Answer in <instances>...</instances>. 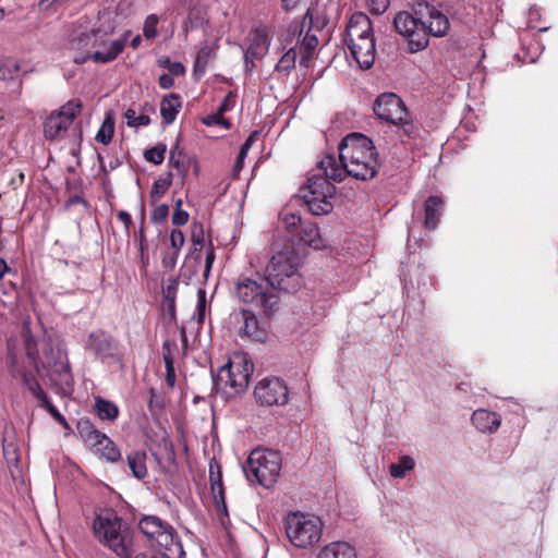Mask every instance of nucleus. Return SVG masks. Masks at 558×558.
I'll list each match as a JSON object with an SVG mask.
<instances>
[{
  "label": "nucleus",
  "mask_w": 558,
  "mask_h": 558,
  "mask_svg": "<svg viewBox=\"0 0 558 558\" xmlns=\"http://www.w3.org/2000/svg\"><path fill=\"white\" fill-rule=\"evenodd\" d=\"M369 11L374 14H383L388 5L389 0H366Z\"/></svg>",
  "instance_id": "052dcab7"
},
{
  "label": "nucleus",
  "mask_w": 558,
  "mask_h": 558,
  "mask_svg": "<svg viewBox=\"0 0 558 558\" xmlns=\"http://www.w3.org/2000/svg\"><path fill=\"white\" fill-rule=\"evenodd\" d=\"M146 460L147 453L144 450H134L126 456L128 465L135 478L143 480L147 476Z\"/></svg>",
  "instance_id": "c756f323"
},
{
  "label": "nucleus",
  "mask_w": 558,
  "mask_h": 558,
  "mask_svg": "<svg viewBox=\"0 0 558 558\" xmlns=\"http://www.w3.org/2000/svg\"><path fill=\"white\" fill-rule=\"evenodd\" d=\"M415 14H421L424 20L425 32L427 38L429 36L442 37L447 35L450 23L449 19L438 9L427 2H418L414 9Z\"/></svg>",
  "instance_id": "dca6fc26"
},
{
  "label": "nucleus",
  "mask_w": 558,
  "mask_h": 558,
  "mask_svg": "<svg viewBox=\"0 0 558 558\" xmlns=\"http://www.w3.org/2000/svg\"><path fill=\"white\" fill-rule=\"evenodd\" d=\"M243 326L240 328L239 335L247 337L253 341L264 342L267 338V331L259 325V322L251 310H241Z\"/></svg>",
  "instance_id": "5701e85b"
},
{
  "label": "nucleus",
  "mask_w": 558,
  "mask_h": 558,
  "mask_svg": "<svg viewBox=\"0 0 558 558\" xmlns=\"http://www.w3.org/2000/svg\"><path fill=\"white\" fill-rule=\"evenodd\" d=\"M143 223H144V220L142 221V226H141L140 230H138V233L135 235V238L138 241V250H140V253H141V258L144 262L145 258H147L148 243H147V239H146L145 229H144Z\"/></svg>",
  "instance_id": "bf43d9fd"
},
{
  "label": "nucleus",
  "mask_w": 558,
  "mask_h": 558,
  "mask_svg": "<svg viewBox=\"0 0 558 558\" xmlns=\"http://www.w3.org/2000/svg\"><path fill=\"white\" fill-rule=\"evenodd\" d=\"M96 538L120 558L133 555V531L121 518L110 512L98 514L93 522Z\"/></svg>",
  "instance_id": "7ed1b4c3"
},
{
  "label": "nucleus",
  "mask_w": 558,
  "mask_h": 558,
  "mask_svg": "<svg viewBox=\"0 0 558 558\" xmlns=\"http://www.w3.org/2000/svg\"><path fill=\"white\" fill-rule=\"evenodd\" d=\"M185 238L181 230L173 229L170 232V245L173 252L180 253L182 246L184 245Z\"/></svg>",
  "instance_id": "4d7b16f0"
},
{
  "label": "nucleus",
  "mask_w": 558,
  "mask_h": 558,
  "mask_svg": "<svg viewBox=\"0 0 558 558\" xmlns=\"http://www.w3.org/2000/svg\"><path fill=\"white\" fill-rule=\"evenodd\" d=\"M23 385L32 392V395L38 400L39 404L44 403V400L49 399L46 391L41 388L38 380L34 375L28 376L23 380Z\"/></svg>",
  "instance_id": "de8ad7c7"
},
{
  "label": "nucleus",
  "mask_w": 558,
  "mask_h": 558,
  "mask_svg": "<svg viewBox=\"0 0 558 558\" xmlns=\"http://www.w3.org/2000/svg\"><path fill=\"white\" fill-rule=\"evenodd\" d=\"M236 94L230 90L218 108V116L221 118L226 112L230 111L235 105Z\"/></svg>",
  "instance_id": "13d9d810"
},
{
  "label": "nucleus",
  "mask_w": 558,
  "mask_h": 558,
  "mask_svg": "<svg viewBox=\"0 0 558 558\" xmlns=\"http://www.w3.org/2000/svg\"><path fill=\"white\" fill-rule=\"evenodd\" d=\"M189 218H190V215L186 210L174 209L172 217H171V222L173 226L182 227L187 223Z\"/></svg>",
  "instance_id": "680f3d73"
},
{
  "label": "nucleus",
  "mask_w": 558,
  "mask_h": 558,
  "mask_svg": "<svg viewBox=\"0 0 558 558\" xmlns=\"http://www.w3.org/2000/svg\"><path fill=\"white\" fill-rule=\"evenodd\" d=\"M262 281H265L264 279ZM238 301L270 314L277 303L276 296L268 292L267 286L251 277L240 276L234 284Z\"/></svg>",
  "instance_id": "1a4fd4ad"
},
{
  "label": "nucleus",
  "mask_w": 558,
  "mask_h": 558,
  "mask_svg": "<svg viewBox=\"0 0 558 558\" xmlns=\"http://www.w3.org/2000/svg\"><path fill=\"white\" fill-rule=\"evenodd\" d=\"M181 108L182 101L180 95L170 93L163 96L160 101V116L163 120V123H173Z\"/></svg>",
  "instance_id": "a878e982"
},
{
  "label": "nucleus",
  "mask_w": 558,
  "mask_h": 558,
  "mask_svg": "<svg viewBox=\"0 0 558 558\" xmlns=\"http://www.w3.org/2000/svg\"><path fill=\"white\" fill-rule=\"evenodd\" d=\"M46 369L50 379L61 389L71 390L74 385L71 366L66 352L59 345L46 343L43 350V359L39 361V369Z\"/></svg>",
  "instance_id": "9d476101"
},
{
  "label": "nucleus",
  "mask_w": 558,
  "mask_h": 558,
  "mask_svg": "<svg viewBox=\"0 0 558 558\" xmlns=\"http://www.w3.org/2000/svg\"><path fill=\"white\" fill-rule=\"evenodd\" d=\"M308 22L310 28H316L317 31H322L326 24L327 19L323 12L317 9H307L306 13L303 17V25Z\"/></svg>",
  "instance_id": "ea45409f"
},
{
  "label": "nucleus",
  "mask_w": 558,
  "mask_h": 558,
  "mask_svg": "<svg viewBox=\"0 0 558 558\" xmlns=\"http://www.w3.org/2000/svg\"><path fill=\"white\" fill-rule=\"evenodd\" d=\"M81 109L80 100H70L59 111L52 112L44 123L45 137L51 141L62 138L80 114Z\"/></svg>",
  "instance_id": "ddd939ff"
},
{
  "label": "nucleus",
  "mask_w": 558,
  "mask_h": 558,
  "mask_svg": "<svg viewBox=\"0 0 558 558\" xmlns=\"http://www.w3.org/2000/svg\"><path fill=\"white\" fill-rule=\"evenodd\" d=\"M168 71L171 76H182L185 74V66L181 62H172Z\"/></svg>",
  "instance_id": "338daca9"
},
{
  "label": "nucleus",
  "mask_w": 558,
  "mask_h": 558,
  "mask_svg": "<svg viewBox=\"0 0 558 558\" xmlns=\"http://www.w3.org/2000/svg\"><path fill=\"white\" fill-rule=\"evenodd\" d=\"M254 396L260 405L266 407H281L289 401L288 386L278 377L260 380L254 389Z\"/></svg>",
  "instance_id": "4468645a"
},
{
  "label": "nucleus",
  "mask_w": 558,
  "mask_h": 558,
  "mask_svg": "<svg viewBox=\"0 0 558 558\" xmlns=\"http://www.w3.org/2000/svg\"><path fill=\"white\" fill-rule=\"evenodd\" d=\"M153 543L156 544L157 550L165 558H182L184 555L181 541L170 524L158 534Z\"/></svg>",
  "instance_id": "6ab92c4d"
},
{
  "label": "nucleus",
  "mask_w": 558,
  "mask_h": 558,
  "mask_svg": "<svg viewBox=\"0 0 558 558\" xmlns=\"http://www.w3.org/2000/svg\"><path fill=\"white\" fill-rule=\"evenodd\" d=\"M318 558H356V551L347 542H333L320 550Z\"/></svg>",
  "instance_id": "bb28decb"
},
{
  "label": "nucleus",
  "mask_w": 558,
  "mask_h": 558,
  "mask_svg": "<svg viewBox=\"0 0 558 558\" xmlns=\"http://www.w3.org/2000/svg\"><path fill=\"white\" fill-rule=\"evenodd\" d=\"M124 118L126 119V124L130 128L136 126H146L150 123V118L146 114H136V111L133 108H129L124 112Z\"/></svg>",
  "instance_id": "09e8293b"
},
{
  "label": "nucleus",
  "mask_w": 558,
  "mask_h": 558,
  "mask_svg": "<svg viewBox=\"0 0 558 558\" xmlns=\"http://www.w3.org/2000/svg\"><path fill=\"white\" fill-rule=\"evenodd\" d=\"M95 409L100 420L114 421L119 416V408L111 401L97 398Z\"/></svg>",
  "instance_id": "c9c22d12"
},
{
  "label": "nucleus",
  "mask_w": 558,
  "mask_h": 558,
  "mask_svg": "<svg viewBox=\"0 0 558 558\" xmlns=\"http://www.w3.org/2000/svg\"><path fill=\"white\" fill-rule=\"evenodd\" d=\"M214 57H215L214 48H211L208 45L201 47V49L198 50V52L196 54V58L194 61V66H193V75L196 80H199L204 76V74L206 73L208 63H209L210 59H213Z\"/></svg>",
  "instance_id": "473e14b6"
},
{
  "label": "nucleus",
  "mask_w": 558,
  "mask_h": 558,
  "mask_svg": "<svg viewBox=\"0 0 558 558\" xmlns=\"http://www.w3.org/2000/svg\"><path fill=\"white\" fill-rule=\"evenodd\" d=\"M299 267L300 258L296 254L279 252L267 264L264 280L275 290L294 293L303 286Z\"/></svg>",
  "instance_id": "20e7f679"
},
{
  "label": "nucleus",
  "mask_w": 558,
  "mask_h": 558,
  "mask_svg": "<svg viewBox=\"0 0 558 558\" xmlns=\"http://www.w3.org/2000/svg\"><path fill=\"white\" fill-rule=\"evenodd\" d=\"M159 19L156 14L146 16L143 27V35L146 39H154L158 35L157 25Z\"/></svg>",
  "instance_id": "603ef678"
},
{
  "label": "nucleus",
  "mask_w": 558,
  "mask_h": 558,
  "mask_svg": "<svg viewBox=\"0 0 558 558\" xmlns=\"http://www.w3.org/2000/svg\"><path fill=\"white\" fill-rule=\"evenodd\" d=\"M40 408L45 409L51 417L60 424L65 429H71L66 418L60 413V411L52 404L50 401V398L47 400H44L43 404H39Z\"/></svg>",
  "instance_id": "8fccbe9b"
},
{
  "label": "nucleus",
  "mask_w": 558,
  "mask_h": 558,
  "mask_svg": "<svg viewBox=\"0 0 558 558\" xmlns=\"http://www.w3.org/2000/svg\"><path fill=\"white\" fill-rule=\"evenodd\" d=\"M296 51L294 47L289 48L277 62L275 70L279 73L289 74L295 68Z\"/></svg>",
  "instance_id": "58836bf2"
},
{
  "label": "nucleus",
  "mask_w": 558,
  "mask_h": 558,
  "mask_svg": "<svg viewBox=\"0 0 558 558\" xmlns=\"http://www.w3.org/2000/svg\"><path fill=\"white\" fill-rule=\"evenodd\" d=\"M445 201L439 195H430L424 202V222L427 230H435L440 222L444 211Z\"/></svg>",
  "instance_id": "b1692460"
},
{
  "label": "nucleus",
  "mask_w": 558,
  "mask_h": 558,
  "mask_svg": "<svg viewBox=\"0 0 558 558\" xmlns=\"http://www.w3.org/2000/svg\"><path fill=\"white\" fill-rule=\"evenodd\" d=\"M318 45V39L315 35H311L310 33H306L302 40V49L303 54L300 59V64L307 66V62L311 60L313 51L316 49Z\"/></svg>",
  "instance_id": "37998d69"
},
{
  "label": "nucleus",
  "mask_w": 558,
  "mask_h": 558,
  "mask_svg": "<svg viewBox=\"0 0 558 558\" xmlns=\"http://www.w3.org/2000/svg\"><path fill=\"white\" fill-rule=\"evenodd\" d=\"M352 59L363 70L371 69L375 62L376 46L374 34L363 37V39L354 40L353 44L347 46Z\"/></svg>",
  "instance_id": "f3484780"
},
{
  "label": "nucleus",
  "mask_w": 558,
  "mask_h": 558,
  "mask_svg": "<svg viewBox=\"0 0 558 558\" xmlns=\"http://www.w3.org/2000/svg\"><path fill=\"white\" fill-rule=\"evenodd\" d=\"M77 432L82 439L88 446H96L100 438H104V433L98 430L89 418H81L77 422Z\"/></svg>",
  "instance_id": "2f4dec72"
},
{
  "label": "nucleus",
  "mask_w": 558,
  "mask_h": 558,
  "mask_svg": "<svg viewBox=\"0 0 558 558\" xmlns=\"http://www.w3.org/2000/svg\"><path fill=\"white\" fill-rule=\"evenodd\" d=\"M7 366L13 378H21L22 381L33 375L26 367L24 359L19 356L14 349L9 344L7 354Z\"/></svg>",
  "instance_id": "cd10ccee"
},
{
  "label": "nucleus",
  "mask_w": 558,
  "mask_h": 558,
  "mask_svg": "<svg viewBox=\"0 0 558 558\" xmlns=\"http://www.w3.org/2000/svg\"><path fill=\"white\" fill-rule=\"evenodd\" d=\"M323 522L318 517L296 511L286 519V534L290 543L298 548H312L322 538Z\"/></svg>",
  "instance_id": "6e6552de"
},
{
  "label": "nucleus",
  "mask_w": 558,
  "mask_h": 558,
  "mask_svg": "<svg viewBox=\"0 0 558 558\" xmlns=\"http://www.w3.org/2000/svg\"><path fill=\"white\" fill-rule=\"evenodd\" d=\"M414 460L409 456L400 458L398 463L390 465V475L395 478H403L405 473L414 468Z\"/></svg>",
  "instance_id": "a19ab883"
},
{
  "label": "nucleus",
  "mask_w": 558,
  "mask_h": 558,
  "mask_svg": "<svg viewBox=\"0 0 558 558\" xmlns=\"http://www.w3.org/2000/svg\"><path fill=\"white\" fill-rule=\"evenodd\" d=\"M3 457L9 465L17 464L20 456L14 442H5L3 440Z\"/></svg>",
  "instance_id": "864d4df0"
},
{
  "label": "nucleus",
  "mask_w": 558,
  "mask_h": 558,
  "mask_svg": "<svg viewBox=\"0 0 558 558\" xmlns=\"http://www.w3.org/2000/svg\"><path fill=\"white\" fill-rule=\"evenodd\" d=\"M330 180L332 179L318 163L317 172L310 173L306 183L300 189L299 196L312 215H327L332 210L331 198L336 194V187Z\"/></svg>",
  "instance_id": "39448f33"
},
{
  "label": "nucleus",
  "mask_w": 558,
  "mask_h": 558,
  "mask_svg": "<svg viewBox=\"0 0 558 558\" xmlns=\"http://www.w3.org/2000/svg\"><path fill=\"white\" fill-rule=\"evenodd\" d=\"M338 149L339 162L333 155H326L319 161L332 181L341 182L348 175L367 181L377 175L380 162L371 138L361 133H350L339 143Z\"/></svg>",
  "instance_id": "f257e3e1"
},
{
  "label": "nucleus",
  "mask_w": 558,
  "mask_h": 558,
  "mask_svg": "<svg viewBox=\"0 0 558 558\" xmlns=\"http://www.w3.org/2000/svg\"><path fill=\"white\" fill-rule=\"evenodd\" d=\"M255 133L251 134L245 142L242 144L239 155L236 157L235 163L233 166V177L236 178L240 173V171L243 169L244 159L247 156V153L250 148L252 147L254 143Z\"/></svg>",
  "instance_id": "49530a36"
},
{
  "label": "nucleus",
  "mask_w": 558,
  "mask_h": 558,
  "mask_svg": "<svg viewBox=\"0 0 558 558\" xmlns=\"http://www.w3.org/2000/svg\"><path fill=\"white\" fill-rule=\"evenodd\" d=\"M177 149L178 147L170 151L169 166L174 168L181 179L184 180L189 173L192 159H185L183 153Z\"/></svg>",
  "instance_id": "72a5a7b5"
},
{
  "label": "nucleus",
  "mask_w": 558,
  "mask_h": 558,
  "mask_svg": "<svg viewBox=\"0 0 558 558\" xmlns=\"http://www.w3.org/2000/svg\"><path fill=\"white\" fill-rule=\"evenodd\" d=\"M253 372L254 364L247 354H235L214 376V387L217 391L229 396L240 393L247 388Z\"/></svg>",
  "instance_id": "423d86ee"
},
{
  "label": "nucleus",
  "mask_w": 558,
  "mask_h": 558,
  "mask_svg": "<svg viewBox=\"0 0 558 558\" xmlns=\"http://www.w3.org/2000/svg\"><path fill=\"white\" fill-rule=\"evenodd\" d=\"M179 253L173 252L169 255H166L162 259V265L166 269H173L177 265Z\"/></svg>",
  "instance_id": "774afa93"
},
{
  "label": "nucleus",
  "mask_w": 558,
  "mask_h": 558,
  "mask_svg": "<svg viewBox=\"0 0 558 558\" xmlns=\"http://www.w3.org/2000/svg\"><path fill=\"white\" fill-rule=\"evenodd\" d=\"M281 221L292 240L314 250H320L325 246L319 228L314 222L302 220L299 215L293 213L283 214Z\"/></svg>",
  "instance_id": "f8f14e48"
},
{
  "label": "nucleus",
  "mask_w": 558,
  "mask_h": 558,
  "mask_svg": "<svg viewBox=\"0 0 558 558\" xmlns=\"http://www.w3.org/2000/svg\"><path fill=\"white\" fill-rule=\"evenodd\" d=\"M393 25L397 33L408 40L411 52H417L427 47L428 38L421 14L413 15L401 11L396 15Z\"/></svg>",
  "instance_id": "9b49d317"
},
{
  "label": "nucleus",
  "mask_w": 558,
  "mask_h": 558,
  "mask_svg": "<svg viewBox=\"0 0 558 558\" xmlns=\"http://www.w3.org/2000/svg\"><path fill=\"white\" fill-rule=\"evenodd\" d=\"M169 216V206L167 204H160L155 207L151 213L150 219L154 223H163Z\"/></svg>",
  "instance_id": "6e6d98bb"
},
{
  "label": "nucleus",
  "mask_w": 558,
  "mask_h": 558,
  "mask_svg": "<svg viewBox=\"0 0 558 558\" xmlns=\"http://www.w3.org/2000/svg\"><path fill=\"white\" fill-rule=\"evenodd\" d=\"M373 110L378 119L395 125L409 118V111L403 100L393 93L379 95L374 102Z\"/></svg>",
  "instance_id": "2eb2a0df"
},
{
  "label": "nucleus",
  "mask_w": 558,
  "mask_h": 558,
  "mask_svg": "<svg viewBox=\"0 0 558 558\" xmlns=\"http://www.w3.org/2000/svg\"><path fill=\"white\" fill-rule=\"evenodd\" d=\"M248 47L244 53V60L247 63L254 60H258L264 58V56L268 52L270 45V37L268 28L265 26H258L253 28L247 37Z\"/></svg>",
  "instance_id": "a211bd4d"
},
{
  "label": "nucleus",
  "mask_w": 558,
  "mask_h": 558,
  "mask_svg": "<svg viewBox=\"0 0 558 558\" xmlns=\"http://www.w3.org/2000/svg\"><path fill=\"white\" fill-rule=\"evenodd\" d=\"M26 357L29 364L39 373V352L37 349V342L29 330L23 332Z\"/></svg>",
  "instance_id": "f704fd0d"
},
{
  "label": "nucleus",
  "mask_w": 558,
  "mask_h": 558,
  "mask_svg": "<svg viewBox=\"0 0 558 558\" xmlns=\"http://www.w3.org/2000/svg\"><path fill=\"white\" fill-rule=\"evenodd\" d=\"M178 281L172 280L165 289H163V295L165 300H175L177 291H178Z\"/></svg>",
  "instance_id": "0e129e2a"
},
{
  "label": "nucleus",
  "mask_w": 558,
  "mask_h": 558,
  "mask_svg": "<svg viewBox=\"0 0 558 558\" xmlns=\"http://www.w3.org/2000/svg\"><path fill=\"white\" fill-rule=\"evenodd\" d=\"M126 38L109 41L100 28L74 33L69 41L73 61L83 64L92 59L96 63L113 61L124 49Z\"/></svg>",
  "instance_id": "f03ea898"
},
{
  "label": "nucleus",
  "mask_w": 558,
  "mask_h": 558,
  "mask_svg": "<svg viewBox=\"0 0 558 558\" xmlns=\"http://www.w3.org/2000/svg\"><path fill=\"white\" fill-rule=\"evenodd\" d=\"M373 24L371 19L363 12H354L345 28V46L353 44L354 40L373 35Z\"/></svg>",
  "instance_id": "aec40b11"
},
{
  "label": "nucleus",
  "mask_w": 558,
  "mask_h": 558,
  "mask_svg": "<svg viewBox=\"0 0 558 558\" xmlns=\"http://www.w3.org/2000/svg\"><path fill=\"white\" fill-rule=\"evenodd\" d=\"M280 471V453L269 449H254L244 466L247 480L265 488H270L277 482Z\"/></svg>",
  "instance_id": "0eeeda50"
},
{
  "label": "nucleus",
  "mask_w": 558,
  "mask_h": 558,
  "mask_svg": "<svg viewBox=\"0 0 558 558\" xmlns=\"http://www.w3.org/2000/svg\"><path fill=\"white\" fill-rule=\"evenodd\" d=\"M114 134V119L113 116L108 112L96 134V141L102 145H108L112 141Z\"/></svg>",
  "instance_id": "e433bc0d"
},
{
  "label": "nucleus",
  "mask_w": 558,
  "mask_h": 558,
  "mask_svg": "<svg viewBox=\"0 0 558 558\" xmlns=\"http://www.w3.org/2000/svg\"><path fill=\"white\" fill-rule=\"evenodd\" d=\"M172 183V173L168 172L166 177L157 179L149 193L150 203H157L168 191Z\"/></svg>",
  "instance_id": "4c0bfd02"
},
{
  "label": "nucleus",
  "mask_w": 558,
  "mask_h": 558,
  "mask_svg": "<svg viewBox=\"0 0 558 558\" xmlns=\"http://www.w3.org/2000/svg\"><path fill=\"white\" fill-rule=\"evenodd\" d=\"M108 462L114 463L121 459V452L117 445L104 434V438L99 439L96 446H92Z\"/></svg>",
  "instance_id": "7c9ffc66"
},
{
  "label": "nucleus",
  "mask_w": 558,
  "mask_h": 558,
  "mask_svg": "<svg viewBox=\"0 0 558 558\" xmlns=\"http://www.w3.org/2000/svg\"><path fill=\"white\" fill-rule=\"evenodd\" d=\"M398 125H401L403 133L408 137H414L416 135L417 129L411 121H409L408 118H405L404 121L400 122Z\"/></svg>",
  "instance_id": "69168bd1"
},
{
  "label": "nucleus",
  "mask_w": 558,
  "mask_h": 558,
  "mask_svg": "<svg viewBox=\"0 0 558 558\" xmlns=\"http://www.w3.org/2000/svg\"><path fill=\"white\" fill-rule=\"evenodd\" d=\"M209 483L217 506V511L220 515L228 517L222 473L221 468L217 462H211L209 465Z\"/></svg>",
  "instance_id": "412c9836"
},
{
  "label": "nucleus",
  "mask_w": 558,
  "mask_h": 558,
  "mask_svg": "<svg viewBox=\"0 0 558 558\" xmlns=\"http://www.w3.org/2000/svg\"><path fill=\"white\" fill-rule=\"evenodd\" d=\"M149 399L147 401L148 410L151 413H157L163 408V398L162 396L155 389H149Z\"/></svg>",
  "instance_id": "5fc2aeb1"
},
{
  "label": "nucleus",
  "mask_w": 558,
  "mask_h": 558,
  "mask_svg": "<svg viewBox=\"0 0 558 558\" xmlns=\"http://www.w3.org/2000/svg\"><path fill=\"white\" fill-rule=\"evenodd\" d=\"M191 241L194 244V250L199 251L205 243V231L201 222L194 221L191 230Z\"/></svg>",
  "instance_id": "3c124183"
},
{
  "label": "nucleus",
  "mask_w": 558,
  "mask_h": 558,
  "mask_svg": "<svg viewBox=\"0 0 558 558\" xmlns=\"http://www.w3.org/2000/svg\"><path fill=\"white\" fill-rule=\"evenodd\" d=\"M114 348L113 337L101 329L90 332L86 341V349L102 359L110 356Z\"/></svg>",
  "instance_id": "4be33fe9"
},
{
  "label": "nucleus",
  "mask_w": 558,
  "mask_h": 558,
  "mask_svg": "<svg viewBox=\"0 0 558 558\" xmlns=\"http://www.w3.org/2000/svg\"><path fill=\"white\" fill-rule=\"evenodd\" d=\"M169 523L162 521L157 515H145L138 522L141 532L153 543Z\"/></svg>",
  "instance_id": "c85d7f7f"
},
{
  "label": "nucleus",
  "mask_w": 558,
  "mask_h": 558,
  "mask_svg": "<svg viewBox=\"0 0 558 558\" xmlns=\"http://www.w3.org/2000/svg\"><path fill=\"white\" fill-rule=\"evenodd\" d=\"M166 151H167L166 144L158 143L154 147H150L144 151V158L146 159V161L158 166L163 162Z\"/></svg>",
  "instance_id": "a18cd8bd"
},
{
  "label": "nucleus",
  "mask_w": 558,
  "mask_h": 558,
  "mask_svg": "<svg viewBox=\"0 0 558 558\" xmlns=\"http://www.w3.org/2000/svg\"><path fill=\"white\" fill-rule=\"evenodd\" d=\"M472 424L482 433H494L501 424V416L485 409H480L472 414Z\"/></svg>",
  "instance_id": "393cba45"
},
{
  "label": "nucleus",
  "mask_w": 558,
  "mask_h": 558,
  "mask_svg": "<svg viewBox=\"0 0 558 558\" xmlns=\"http://www.w3.org/2000/svg\"><path fill=\"white\" fill-rule=\"evenodd\" d=\"M215 258H216V255H215L214 245H213L211 241H209L208 248L206 252V258H205V270H204L205 277H208L210 269L213 267V264L215 262Z\"/></svg>",
  "instance_id": "e2e57ef3"
},
{
  "label": "nucleus",
  "mask_w": 558,
  "mask_h": 558,
  "mask_svg": "<svg viewBox=\"0 0 558 558\" xmlns=\"http://www.w3.org/2000/svg\"><path fill=\"white\" fill-rule=\"evenodd\" d=\"M163 353L162 359L166 366V383L170 388H173L175 386V369H174V362L170 352V349L163 344Z\"/></svg>",
  "instance_id": "c03bdc74"
},
{
  "label": "nucleus",
  "mask_w": 558,
  "mask_h": 558,
  "mask_svg": "<svg viewBox=\"0 0 558 558\" xmlns=\"http://www.w3.org/2000/svg\"><path fill=\"white\" fill-rule=\"evenodd\" d=\"M20 65L16 60L0 59V81L13 80L19 75Z\"/></svg>",
  "instance_id": "79ce46f5"
}]
</instances>
